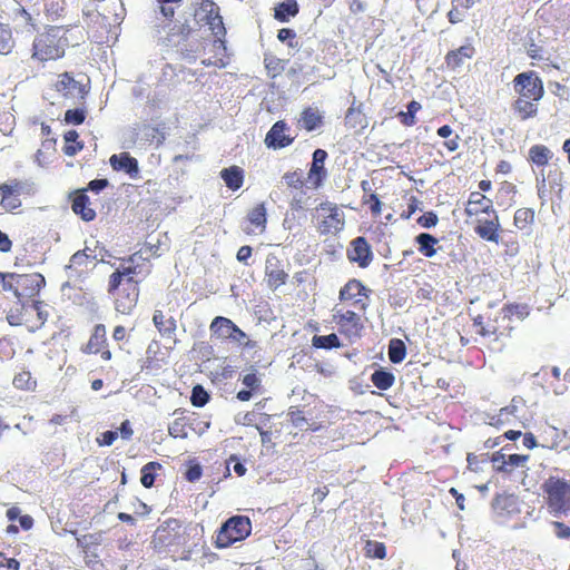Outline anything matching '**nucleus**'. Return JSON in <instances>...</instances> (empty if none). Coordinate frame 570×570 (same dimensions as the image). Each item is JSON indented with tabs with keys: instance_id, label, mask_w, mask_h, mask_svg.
Segmentation results:
<instances>
[{
	"instance_id": "f257e3e1",
	"label": "nucleus",
	"mask_w": 570,
	"mask_h": 570,
	"mask_svg": "<svg viewBox=\"0 0 570 570\" xmlns=\"http://www.w3.org/2000/svg\"><path fill=\"white\" fill-rule=\"evenodd\" d=\"M82 39L78 26H47L33 39L31 58L40 63L60 60L70 46H78Z\"/></svg>"
},
{
	"instance_id": "f03ea898",
	"label": "nucleus",
	"mask_w": 570,
	"mask_h": 570,
	"mask_svg": "<svg viewBox=\"0 0 570 570\" xmlns=\"http://www.w3.org/2000/svg\"><path fill=\"white\" fill-rule=\"evenodd\" d=\"M473 327L485 340L489 347L497 352L504 348L507 341L511 337L514 330L512 321L507 320L499 312L493 316H475L473 318Z\"/></svg>"
},
{
	"instance_id": "7ed1b4c3",
	"label": "nucleus",
	"mask_w": 570,
	"mask_h": 570,
	"mask_svg": "<svg viewBox=\"0 0 570 570\" xmlns=\"http://www.w3.org/2000/svg\"><path fill=\"white\" fill-rule=\"evenodd\" d=\"M548 512L553 517L570 514V480L550 475L541 484Z\"/></svg>"
},
{
	"instance_id": "20e7f679",
	"label": "nucleus",
	"mask_w": 570,
	"mask_h": 570,
	"mask_svg": "<svg viewBox=\"0 0 570 570\" xmlns=\"http://www.w3.org/2000/svg\"><path fill=\"white\" fill-rule=\"evenodd\" d=\"M0 284L4 291L13 292L14 296L22 303L23 299L36 301L40 289L45 286V277L40 273L16 274L1 273Z\"/></svg>"
},
{
	"instance_id": "39448f33",
	"label": "nucleus",
	"mask_w": 570,
	"mask_h": 570,
	"mask_svg": "<svg viewBox=\"0 0 570 570\" xmlns=\"http://www.w3.org/2000/svg\"><path fill=\"white\" fill-rule=\"evenodd\" d=\"M42 301H32L30 304L21 303L14 309H10L7 320L12 326H24L29 332L40 330L48 320V312L45 311Z\"/></svg>"
},
{
	"instance_id": "423d86ee",
	"label": "nucleus",
	"mask_w": 570,
	"mask_h": 570,
	"mask_svg": "<svg viewBox=\"0 0 570 570\" xmlns=\"http://www.w3.org/2000/svg\"><path fill=\"white\" fill-rule=\"evenodd\" d=\"M252 532L250 519L246 515H234L227 519L216 533L215 546L225 549L245 540Z\"/></svg>"
},
{
	"instance_id": "0eeeda50",
	"label": "nucleus",
	"mask_w": 570,
	"mask_h": 570,
	"mask_svg": "<svg viewBox=\"0 0 570 570\" xmlns=\"http://www.w3.org/2000/svg\"><path fill=\"white\" fill-rule=\"evenodd\" d=\"M313 218L320 235L337 234L345 226V215L337 204L325 200L315 207Z\"/></svg>"
},
{
	"instance_id": "6e6552de",
	"label": "nucleus",
	"mask_w": 570,
	"mask_h": 570,
	"mask_svg": "<svg viewBox=\"0 0 570 570\" xmlns=\"http://www.w3.org/2000/svg\"><path fill=\"white\" fill-rule=\"evenodd\" d=\"M363 315L347 305L336 304L332 309V321L337 326L338 332L348 338L361 337L364 330Z\"/></svg>"
},
{
	"instance_id": "1a4fd4ad",
	"label": "nucleus",
	"mask_w": 570,
	"mask_h": 570,
	"mask_svg": "<svg viewBox=\"0 0 570 570\" xmlns=\"http://www.w3.org/2000/svg\"><path fill=\"white\" fill-rule=\"evenodd\" d=\"M140 279H125L117 288L111 289L110 278L108 279V293L114 296L116 312L122 315H130L137 306L140 289Z\"/></svg>"
},
{
	"instance_id": "9d476101",
	"label": "nucleus",
	"mask_w": 570,
	"mask_h": 570,
	"mask_svg": "<svg viewBox=\"0 0 570 570\" xmlns=\"http://www.w3.org/2000/svg\"><path fill=\"white\" fill-rule=\"evenodd\" d=\"M368 295L370 289L360 279L352 278L341 287L337 305H347L365 314L368 307Z\"/></svg>"
},
{
	"instance_id": "9b49d317",
	"label": "nucleus",
	"mask_w": 570,
	"mask_h": 570,
	"mask_svg": "<svg viewBox=\"0 0 570 570\" xmlns=\"http://www.w3.org/2000/svg\"><path fill=\"white\" fill-rule=\"evenodd\" d=\"M124 263H127L128 265H121L119 268H117L114 273L110 274V287L111 289H115L118 287V285H121V283L125 279H135V276L142 274L144 277L148 276L151 272V266H142L140 262L148 263L146 258H144L139 252L134 253L132 255L128 256L127 258L121 259Z\"/></svg>"
},
{
	"instance_id": "f8f14e48",
	"label": "nucleus",
	"mask_w": 570,
	"mask_h": 570,
	"mask_svg": "<svg viewBox=\"0 0 570 570\" xmlns=\"http://www.w3.org/2000/svg\"><path fill=\"white\" fill-rule=\"evenodd\" d=\"M513 89L517 99L540 101L544 96L543 81L534 71L518 73L513 79Z\"/></svg>"
},
{
	"instance_id": "ddd939ff",
	"label": "nucleus",
	"mask_w": 570,
	"mask_h": 570,
	"mask_svg": "<svg viewBox=\"0 0 570 570\" xmlns=\"http://www.w3.org/2000/svg\"><path fill=\"white\" fill-rule=\"evenodd\" d=\"M199 9L205 13L203 20L216 37L214 40V46L226 50L224 41L226 36V28L218 4L214 0H202L199 3Z\"/></svg>"
},
{
	"instance_id": "4468645a",
	"label": "nucleus",
	"mask_w": 570,
	"mask_h": 570,
	"mask_svg": "<svg viewBox=\"0 0 570 570\" xmlns=\"http://www.w3.org/2000/svg\"><path fill=\"white\" fill-rule=\"evenodd\" d=\"M28 194L27 185L17 179H9L0 184V206L6 212H13L21 207V196Z\"/></svg>"
},
{
	"instance_id": "2eb2a0df",
	"label": "nucleus",
	"mask_w": 570,
	"mask_h": 570,
	"mask_svg": "<svg viewBox=\"0 0 570 570\" xmlns=\"http://www.w3.org/2000/svg\"><path fill=\"white\" fill-rule=\"evenodd\" d=\"M157 540L166 547H176L185 543L186 528L174 518L166 520L158 527Z\"/></svg>"
},
{
	"instance_id": "dca6fc26",
	"label": "nucleus",
	"mask_w": 570,
	"mask_h": 570,
	"mask_svg": "<svg viewBox=\"0 0 570 570\" xmlns=\"http://www.w3.org/2000/svg\"><path fill=\"white\" fill-rule=\"evenodd\" d=\"M85 354H99L104 361H110L112 357L108 346L107 331L104 324H96L91 331L88 342L81 347Z\"/></svg>"
},
{
	"instance_id": "f3484780",
	"label": "nucleus",
	"mask_w": 570,
	"mask_h": 570,
	"mask_svg": "<svg viewBox=\"0 0 570 570\" xmlns=\"http://www.w3.org/2000/svg\"><path fill=\"white\" fill-rule=\"evenodd\" d=\"M346 255L351 263L357 264L361 268L368 267L373 261L372 247L364 236L351 240Z\"/></svg>"
},
{
	"instance_id": "a211bd4d",
	"label": "nucleus",
	"mask_w": 570,
	"mask_h": 570,
	"mask_svg": "<svg viewBox=\"0 0 570 570\" xmlns=\"http://www.w3.org/2000/svg\"><path fill=\"white\" fill-rule=\"evenodd\" d=\"M264 274L265 282L271 289H277L285 285L288 279V274L284 269L281 259L274 254L267 255Z\"/></svg>"
},
{
	"instance_id": "6ab92c4d",
	"label": "nucleus",
	"mask_w": 570,
	"mask_h": 570,
	"mask_svg": "<svg viewBox=\"0 0 570 570\" xmlns=\"http://www.w3.org/2000/svg\"><path fill=\"white\" fill-rule=\"evenodd\" d=\"M326 158L327 151L324 149L318 148L313 153L312 165L307 173V181L315 189L320 188L327 177V169L324 166Z\"/></svg>"
},
{
	"instance_id": "aec40b11",
	"label": "nucleus",
	"mask_w": 570,
	"mask_h": 570,
	"mask_svg": "<svg viewBox=\"0 0 570 570\" xmlns=\"http://www.w3.org/2000/svg\"><path fill=\"white\" fill-rule=\"evenodd\" d=\"M289 127L284 120H277L265 137V145L268 148L282 149L293 144L295 137L286 134Z\"/></svg>"
},
{
	"instance_id": "412c9836",
	"label": "nucleus",
	"mask_w": 570,
	"mask_h": 570,
	"mask_svg": "<svg viewBox=\"0 0 570 570\" xmlns=\"http://www.w3.org/2000/svg\"><path fill=\"white\" fill-rule=\"evenodd\" d=\"M464 212L468 217H478L481 214L491 215L497 213L493 207L492 199L483 195L481 191H472L469 195Z\"/></svg>"
},
{
	"instance_id": "4be33fe9",
	"label": "nucleus",
	"mask_w": 570,
	"mask_h": 570,
	"mask_svg": "<svg viewBox=\"0 0 570 570\" xmlns=\"http://www.w3.org/2000/svg\"><path fill=\"white\" fill-rule=\"evenodd\" d=\"M247 225L244 232L247 235H261L265 233L267 225V212L264 203L257 204L247 214Z\"/></svg>"
},
{
	"instance_id": "5701e85b",
	"label": "nucleus",
	"mask_w": 570,
	"mask_h": 570,
	"mask_svg": "<svg viewBox=\"0 0 570 570\" xmlns=\"http://www.w3.org/2000/svg\"><path fill=\"white\" fill-rule=\"evenodd\" d=\"M490 219L478 220L474 227L475 234L483 240L499 244L501 238V225L497 213L490 215Z\"/></svg>"
},
{
	"instance_id": "b1692460",
	"label": "nucleus",
	"mask_w": 570,
	"mask_h": 570,
	"mask_svg": "<svg viewBox=\"0 0 570 570\" xmlns=\"http://www.w3.org/2000/svg\"><path fill=\"white\" fill-rule=\"evenodd\" d=\"M529 460V455L523 454H510L504 455L500 452H495L492 455V462L498 472L511 473L514 468L523 466Z\"/></svg>"
},
{
	"instance_id": "393cba45",
	"label": "nucleus",
	"mask_w": 570,
	"mask_h": 570,
	"mask_svg": "<svg viewBox=\"0 0 570 570\" xmlns=\"http://www.w3.org/2000/svg\"><path fill=\"white\" fill-rule=\"evenodd\" d=\"M109 163L114 170L125 171L131 178H137L139 174V166L136 158L131 157L129 153L124 151L119 155H112Z\"/></svg>"
},
{
	"instance_id": "a878e982",
	"label": "nucleus",
	"mask_w": 570,
	"mask_h": 570,
	"mask_svg": "<svg viewBox=\"0 0 570 570\" xmlns=\"http://www.w3.org/2000/svg\"><path fill=\"white\" fill-rule=\"evenodd\" d=\"M237 325L229 318L216 316L209 326L212 336L220 341H232Z\"/></svg>"
},
{
	"instance_id": "bb28decb",
	"label": "nucleus",
	"mask_w": 570,
	"mask_h": 570,
	"mask_svg": "<svg viewBox=\"0 0 570 570\" xmlns=\"http://www.w3.org/2000/svg\"><path fill=\"white\" fill-rule=\"evenodd\" d=\"M475 55V48L472 45H464L455 50L446 53L444 61L450 70H456L463 66L465 60L471 59Z\"/></svg>"
},
{
	"instance_id": "cd10ccee",
	"label": "nucleus",
	"mask_w": 570,
	"mask_h": 570,
	"mask_svg": "<svg viewBox=\"0 0 570 570\" xmlns=\"http://www.w3.org/2000/svg\"><path fill=\"white\" fill-rule=\"evenodd\" d=\"M55 88L63 97H71L75 92H78L82 97L85 94L83 87L67 71L59 76Z\"/></svg>"
},
{
	"instance_id": "c85d7f7f",
	"label": "nucleus",
	"mask_w": 570,
	"mask_h": 570,
	"mask_svg": "<svg viewBox=\"0 0 570 570\" xmlns=\"http://www.w3.org/2000/svg\"><path fill=\"white\" fill-rule=\"evenodd\" d=\"M153 323L161 336L171 337L177 330V321L171 315H166L163 311L156 309L153 315Z\"/></svg>"
},
{
	"instance_id": "c756f323",
	"label": "nucleus",
	"mask_w": 570,
	"mask_h": 570,
	"mask_svg": "<svg viewBox=\"0 0 570 570\" xmlns=\"http://www.w3.org/2000/svg\"><path fill=\"white\" fill-rule=\"evenodd\" d=\"M361 188L363 190L361 198L362 205L368 207L373 217H380L382 214V202L379 195L372 190L367 180L361 183Z\"/></svg>"
},
{
	"instance_id": "7c9ffc66",
	"label": "nucleus",
	"mask_w": 570,
	"mask_h": 570,
	"mask_svg": "<svg viewBox=\"0 0 570 570\" xmlns=\"http://www.w3.org/2000/svg\"><path fill=\"white\" fill-rule=\"evenodd\" d=\"M71 208L73 213L85 222H91L96 218V212L90 207L89 197L83 193H77L72 199Z\"/></svg>"
},
{
	"instance_id": "2f4dec72",
	"label": "nucleus",
	"mask_w": 570,
	"mask_h": 570,
	"mask_svg": "<svg viewBox=\"0 0 570 570\" xmlns=\"http://www.w3.org/2000/svg\"><path fill=\"white\" fill-rule=\"evenodd\" d=\"M539 101L537 100H528V99H515L512 102V110L514 115L521 120L525 121L528 119L537 117L539 112Z\"/></svg>"
},
{
	"instance_id": "473e14b6",
	"label": "nucleus",
	"mask_w": 570,
	"mask_h": 570,
	"mask_svg": "<svg viewBox=\"0 0 570 570\" xmlns=\"http://www.w3.org/2000/svg\"><path fill=\"white\" fill-rule=\"evenodd\" d=\"M344 124L351 129H364L367 127V119L363 112V105H356L355 101L348 107Z\"/></svg>"
},
{
	"instance_id": "72a5a7b5",
	"label": "nucleus",
	"mask_w": 570,
	"mask_h": 570,
	"mask_svg": "<svg viewBox=\"0 0 570 570\" xmlns=\"http://www.w3.org/2000/svg\"><path fill=\"white\" fill-rule=\"evenodd\" d=\"M323 116L317 109L306 107L302 110L298 119V125L306 131H313L323 126Z\"/></svg>"
},
{
	"instance_id": "f704fd0d",
	"label": "nucleus",
	"mask_w": 570,
	"mask_h": 570,
	"mask_svg": "<svg viewBox=\"0 0 570 570\" xmlns=\"http://www.w3.org/2000/svg\"><path fill=\"white\" fill-rule=\"evenodd\" d=\"M220 177L232 190H238L244 184V170L238 166H230L220 171Z\"/></svg>"
},
{
	"instance_id": "c9c22d12",
	"label": "nucleus",
	"mask_w": 570,
	"mask_h": 570,
	"mask_svg": "<svg viewBox=\"0 0 570 570\" xmlns=\"http://www.w3.org/2000/svg\"><path fill=\"white\" fill-rule=\"evenodd\" d=\"M415 243L417 244V250L424 257L431 258L436 254L435 246L439 243V239L431 234L421 233L415 237Z\"/></svg>"
},
{
	"instance_id": "e433bc0d",
	"label": "nucleus",
	"mask_w": 570,
	"mask_h": 570,
	"mask_svg": "<svg viewBox=\"0 0 570 570\" xmlns=\"http://www.w3.org/2000/svg\"><path fill=\"white\" fill-rule=\"evenodd\" d=\"M298 11L299 8L295 0H286L275 7L274 18L279 22H287L292 17H295Z\"/></svg>"
},
{
	"instance_id": "4c0bfd02",
	"label": "nucleus",
	"mask_w": 570,
	"mask_h": 570,
	"mask_svg": "<svg viewBox=\"0 0 570 570\" xmlns=\"http://www.w3.org/2000/svg\"><path fill=\"white\" fill-rule=\"evenodd\" d=\"M552 158L551 150L544 146V145H533L529 149V161L532 164L544 167L549 164L550 159Z\"/></svg>"
},
{
	"instance_id": "58836bf2",
	"label": "nucleus",
	"mask_w": 570,
	"mask_h": 570,
	"mask_svg": "<svg viewBox=\"0 0 570 570\" xmlns=\"http://www.w3.org/2000/svg\"><path fill=\"white\" fill-rule=\"evenodd\" d=\"M371 381L379 390L386 391L394 385L395 376L392 372L380 368L372 373Z\"/></svg>"
},
{
	"instance_id": "ea45409f",
	"label": "nucleus",
	"mask_w": 570,
	"mask_h": 570,
	"mask_svg": "<svg viewBox=\"0 0 570 570\" xmlns=\"http://www.w3.org/2000/svg\"><path fill=\"white\" fill-rule=\"evenodd\" d=\"M65 155L72 157L83 149V142L79 140V134L76 130H69L63 135Z\"/></svg>"
},
{
	"instance_id": "a19ab883",
	"label": "nucleus",
	"mask_w": 570,
	"mask_h": 570,
	"mask_svg": "<svg viewBox=\"0 0 570 570\" xmlns=\"http://www.w3.org/2000/svg\"><path fill=\"white\" fill-rule=\"evenodd\" d=\"M163 465L159 462L151 461L145 464L140 470V482L142 487L149 489L154 485L157 471L161 470Z\"/></svg>"
},
{
	"instance_id": "79ce46f5",
	"label": "nucleus",
	"mask_w": 570,
	"mask_h": 570,
	"mask_svg": "<svg viewBox=\"0 0 570 570\" xmlns=\"http://www.w3.org/2000/svg\"><path fill=\"white\" fill-rule=\"evenodd\" d=\"M190 425L188 419L177 417L168 426V433L175 439H186L189 434Z\"/></svg>"
},
{
	"instance_id": "37998d69",
	"label": "nucleus",
	"mask_w": 570,
	"mask_h": 570,
	"mask_svg": "<svg viewBox=\"0 0 570 570\" xmlns=\"http://www.w3.org/2000/svg\"><path fill=\"white\" fill-rule=\"evenodd\" d=\"M14 21L19 22L16 28H20L21 31L32 32L36 30V23L32 16L23 7L16 9Z\"/></svg>"
},
{
	"instance_id": "c03bdc74",
	"label": "nucleus",
	"mask_w": 570,
	"mask_h": 570,
	"mask_svg": "<svg viewBox=\"0 0 570 570\" xmlns=\"http://www.w3.org/2000/svg\"><path fill=\"white\" fill-rule=\"evenodd\" d=\"M312 345L315 348L332 350L341 347V341L335 333L328 335H315L312 338Z\"/></svg>"
},
{
	"instance_id": "a18cd8bd",
	"label": "nucleus",
	"mask_w": 570,
	"mask_h": 570,
	"mask_svg": "<svg viewBox=\"0 0 570 570\" xmlns=\"http://www.w3.org/2000/svg\"><path fill=\"white\" fill-rule=\"evenodd\" d=\"M363 550L364 556L368 559L383 560L386 558V547L383 542L366 540Z\"/></svg>"
},
{
	"instance_id": "49530a36",
	"label": "nucleus",
	"mask_w": 570,
	"mask_h": 570,
	"mask_svg": "<svg viewBox=\"0 0 570 570\" xmlns=\"http://www.w3.org/2000/svg\"><path fill=\"white\" fill-rule=\"evenodd\" d=\"M389 358L392 363L399 364L401 363L405 356H406V347L402 340L400 338H393L390 341L389 344Z\"/></svg>"
},
{
	"instance_id": "de8ad7c7",
	"label": "nucleus",
	"mask_w": 570,
	"mask_h": 570,
	"mask_svg": "<svg viewBox=\"0 0 570 570\" xmlns=\"http://www.w3.org/2000/svg\"><path fill=\"white\" fill-rule=\"evenodd\" d=\"M12 384L18 390L33 391L37 386V381L29 371H21L14 375Z\"/></svg>"
},
{
	"instance_id": "09e8293b",
	"label": "nucleus",
	"mask_w": 570,
	"mask_h": 570,
	"mask_svg": "<svg viewBox=\"0 0 570 570\" xmlns=\"http://www.w3.org/2000/svg\"><path fill=\"white\" fill-rule=\"evenodd\" d=\"M146 140L150 145L160 146L166 139L165 126H145L144 128Z\"/></svg>"
},
{
	"instance_id": "8fccbe9b",
	"label": "nucleus",
	"mask_w": 570,
	"mask_h": 570,
	"mask_svg": "<svg viewBox=\"0 0 570 570\" xmlns=\"http://www.w3.org/2000/svg\"><path fill=\"white\" fill-rule=\"evenodd\" d=\"M534 210L531 208H519L514 213L513 224L518 229H524L533 224Z\"/></svg>"
},
{
	"instance_id": "3c124183",
	"label": "nucleus",
	"mask_w": 570,
	"mask_h": 570,
	"mask_svg": "<svg viewBox=\"0 0 570 570\" xmlns=\"http://www.w3.org/2000/svg\"><path fill=\"white\" fill-rule=\"evenodd\" d=\"M419 110H421V104L413 100L407 105L406 111H399L396 116L402 125L412 127L416 124L415 115Z\"/></svg>"
},
{
	"instance_id": "603ef678",
	"label": "nucleus",
	"mask_w": 570,
	"mask_h": 570,
	"mask_svg": "<svg viewBox=\"0 0 570 570\" xmlns=\"http://www.w3.org/2000/svg\"><path fill=\"white\" fill-rule=\"evenodd\" d=\"M502 316H505L507 320L512 321V316H517L520 320H523L529 315L528 306L522 304H507L504 305L500 312Z\"/></svg>"
},
{
	"instance_id": "864d4df0",
	"label": "nucleus",
	"mask_w": 570,
	"mask_h": 570,
	"mask_svg": "<svg viewBox=\"0 0 570 570\" xmlns=\"http://www.w3.org/2000/svg\"><path fill=\"white\" fill-rule=\"evenodd\" d=\"M493 509L499 513L510 512L515 508V499L509 494H498L493 500Z\"/></svg>"
},
{
	"instance_id": "5fc2aeb1",
	"label": "nucleus",
	"mask_w": 570,
	"mask_h": 570,
	"mask_svg": "<svg viewBox=\"0 0 570 570\" xmlns=\"http://www.w3.org/2000/svg\"><path fill=\"white\" fill-rule=\"evenodd\" d=\"M14 41L8 26L0 23V53L8 55L12 51Z\"/></svg>"
},
{
	"instance_id": "6e6d98bb",
	"label": "nucleus",
	"mask_w": 570,
	"mask_h": 570,
	"mask_svg": "<svg viewBox=\"0 0 570 570\" xmlns=\"http://www.w3.org/2000/svg\"><path fill=\"white\" fill-rule=\"evenodd\" d=\"M94 258L95 257L88 253V248L78 250L71 256L68 268L77 271L81 267H87L88 263Z\"/></svg>"
},
{
	"instance_id": "4d7b16f0",
	"label": "nucleus",
	"mask_w": 570,
	"mask_h": 570,
	"mask_svg": "<svg viewBox=\"0 0 570 570\" xmlns=\"http://www.w3.org/2000/svg\"><path fill=\"white\" fill-rule=\"evenodd\" d=\"M209 401V394L202 385H195L191 391L190 402L196 407H202Z\"/></svg>"
},
{
	"instance_id": "13d9d810",
	"label": "nucleus",
	"mask_w": 570,
	"mask_h": 570,
	"mask_svg": "<svg viewBox=\"0 0 570 570\" xmlns=\"http://www.w3.org/2000/svg\"><path fill=\"white\" fill-rule=\"evenodd\" d=\"M283 179L288 188L302 189L304 186L303 174L301 170L287 171Z\"/></svg>"
},
{
	"instance_id": "bf43d9fd",
	"label": "nucleus",
	"mask_w": 570,
	"mask_h": 570,
	"mask_svg": "<svg viewBox=\"0 0 570 570\" xmlns=\"http://www.w3.org/2000/svg\"><path fill=\"white\" fill-rule=\"evenodd\" d=\"M230 342H234L238 346H242V347H245L248 350H253L257 346V343L255 341L249 340L247 334L238 326L236 327Z\"/></svg>"
},
{
	"instance_id": "052dcab7",
	"label": "nucleus",
	"mask_w": 570,
	"mask_h": 570,
	"mask_svg": "<svg viewBox=\"0 0 570 570\" xmlns=\"http://www.w3.org/2000/svg\"><path fill=\"white\" fill-rule=\"evenodd\" d=\"M156 1L159 4V10H160L161 16L165 19L171 21L175 17L176 10L170 4H179V3H181L183 0H156Z\"/></svg>"
},
{
	"instance_id": "680f3d73",
	"label": "nucleus",
	"mask_w": 570,
	"mask_h": 570,
	"mask_svg": "<svg viewBox=\"0 0 570 570\" xmlns=\"http://www.w3.org/2000/svg\"><path fill=\"white\" fill-rule=\"evenodd\" d=\"M86 119V111L80 108L68 109L65 112V121L67 124L81 125Z\"/></svg>"
},
{
	"instance_id": "e2e57ef3",
	"label": "nucleus",
	"mask_w": 570,
	"mask_h": 570,
	"mask_svg": "<svg viewBox=\"0 0 570 570\" xmlns=\"http://www.w3.org/2000/svg\"><path fill=\"white\" fill-rule=\"evenodd\" d=\"M277 39L282 42H286L289 48L297 47L296 32L289 28H282L278 30Z\"/></svg>"
},
{
	"instance_id": "0e129e2a",
	"label": "nucleus",
	"mask_w": 570,
	"mask_h": 570,
	"mask_svg": "<svg viewBox=\"0 0 570 570\" xmlns=\"http://www.w3.org/2000/svg\"><path fill=\"white\" fill-rule=\"evenodd\" d=\"M439 222L438 215L434 212H426L417 218V224L424 228L434 227Z\"/></svg>"
},
{
	"instance_id": "69168bd1",
	"label": "nucleus",
	"mask_w": 570,
	"mask_h": 570,
	"mask_svg": "<svg viewBox=\"0 0 570 570\" xmlns=\"http://www.w3.org/2000/svg\"><path fill=\"white\" fill-rule=\"evenodd\" d=\"M242 382L248 390H252L253 392H257L259 390L261 380L256 373H247L244 375Z\"/></svg>"
},
{
	"instance_id": "338daca9",
	"label": "nucleus",
	"mask_w": 570,
	"mask_h": 570,
	"mask_svg": "<svg viewBox=\"0 0 570 570\" xmlns=\"http://www.w3.org/2000/svg\"><path fill=\"white\" fill-rule=\"evenodd\" d=\"M289 208L293 212H304L307 208V198L304 197V194H299L294 196L289 202Z\"/></svg>"
},
{
	"instance_id": "774afa93",
	"label": "nucleus",
	"mask_w": 570,
	"mask_h": 570,
	"mask_svg": "<svg viewBox=\"0 0 570 570\" xmlns=\"http://www.w3.org/2000/svg\"><path fill=\"white\" fill-rule=\"evenodd\" d=\"M465 12L466 10H463L461 7H456L452 3L451 10L448 12V19L453 24L459 23L464 19Z\"/></svg>"
}]
</instances>
